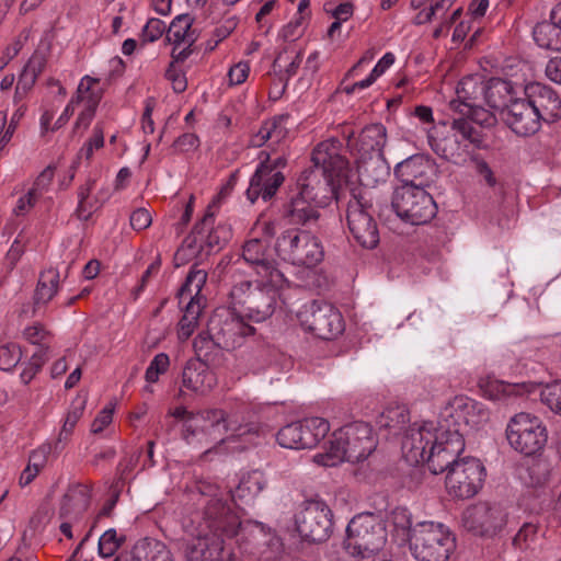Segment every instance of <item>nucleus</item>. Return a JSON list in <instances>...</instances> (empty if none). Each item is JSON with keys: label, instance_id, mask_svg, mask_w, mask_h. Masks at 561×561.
Returning <instances> with one entry per match:
<instances>
[{"label": "nucleus", "instance_id": "f257e3e1", "mask_svg": "<svg viewBox=\"0 0 561 561\" xmlns=\"http://www.w3.org/2000/svg\"><path fill=\"white\" fill-rule=\"evenodd\" d=\"M196 489L203 511L196 536L185 543V558L187 561H232V539L241 536L245 522L240 520L216 484L199 482Z\"/></svg>", "mask_w": 561, "mask_h": 561}, {"label": "nucleus", "instance_id": "6e6d98bb", "mask_svg": "<svg viewBox=\"0 0 561 561\" xmlns=\"http://www.w3.org/2000/svg\"><path fill=\"white\" fill-rule=\"evenodd\" d=\"M22 352L19 345L9 343L0 346V369L9 371L21 360Z\"/></svg>", "mask_w": 561, "mask_h": 561}, {"label": "nucleus", "instance_id": "de8ad7c7", "mask_svg": "<svg viewBox=\"0 0 561 561\" xmlns=\"http://www.w3.org/2000/svg\"><path fill=\"white\" fill-rule=\"evenodd\" d=\"M125 542V536L118 535L116 529L110 528L103 533L98 541L99 556L103 559L113 557Z\"/></svg>", "mask_w": 561, "mask_h": 561}, {"label": "nucleus", "instance_id": "2f4dec72", "mask_svg": "<svg viewBox=\"0 0 561 561\" xmlns=\"http://www.w3.org/2000/svg\"><path fill=\"white\" fill-rule=\"evenodd\" d=\"M182 385L196 393H206L216 385V377L209 366L201 359H190L182 373Z\"/></svg>", "mask_w": 561, "mask_h": 561}, {"label": "nucleus", "instance_id": "4d7b16f0", "mask_svg": "<svg viewBox=\"0 0 561 561\" xmlns=\"http://www.w3.org/2000/svg\"><path fill=\"white\" fill-rule=\"evenodd\" d=\"M170 365V358L165 353L157 354L146 369L145 378L149 383L156 382L159 376L164 374Z\"/></svg>", "mask_w": 561, "mask_h": 561}, {"label": "nucleus", "instance_id": "4be33fe9", "mask_svg": "<svg viewBox=\"0 0 561 561\" xmlns=\"http://www.w3.org/2000/svg\"><path fill=\"white\" fill-rule=\"evenodd\" d=\"M224 420V411L220 409H210L191 415L183 424V439L192 445L196 442L202 443L203 439L214 442H224L221 437V426Z\"/></svg>", "mask_w": 561, "mask_h": 561}, {"label": "nucleus", "instance_id": "b1692460", "mask_svg": "<svg viewBox=\"0 0 561 561\" xmlns=\"http://www.w3.org/2000/svg\"><path fill=\"white\" fill-rule=\"evenodd\" d=\"M523 94L533 105L542 123H554L561 118V98L545 83L530 82L523 88Z\"/></svg>", "mask_w": 561, "mask_h": 561}, {"label": "nucleus", "instance_id": "338daca9", "mask_svg": "<svg viewBox=\"0 0 561 561\" xmlns=\"http://www.w3.org/2000/svg\"><path fill=\"white\" fill-rule=\"evenodd\" d=\"M390 520L398 529H409V534L413 528L411 523V514L405 507H396L390 514Z\"/></svg>", "mask_w": 561, "mask_h": 561}, {"label": "nucleus", "instance_id": "ea45409f", "mask_svg": "<svg viewBox=\"0 0 561 561\" xmlns=\"http://www.w3.org/2000/svg\"><path fill=\"white\" fill-rule=\"evenodd\" d=\"M283 117H275L273 119L265 121L257 133L251 137L250 145L252 147L260 148L268 140L278 144L287 134V129L283 125Z\"/></svg>", "mask_w": 561, "mask_h": 561}, {"label": "nucleus", "instance_id": "39448f33", "mask_svg": "<svg viewBox=\"0 0 561 561\" xmlns=\"http://www.w3.org/2000/svg\"><path fill=\"white\" fill-rule=\"evenodd\" d=\"M377 442L369 424L356 421L344 425L333 433L330 448L322 461L324 466H335L337 462L356 463L365 460L376 448Z\"/></svg>", "mask_w": 561, "mask_h": 561}, {"label": "nucleus", "instance_id": "69168bd1", "mask_svg": "<svg viewBox=\"0 0 561 561\" xmlns=\"http://www.w3.org/2000/svg\"><path fill=\"white\" fill-rule=\"evenodd\" d=\"M130 227L136 231H141L147 229L151 222L152 217L150 213L146 208H137L135 209L129 217Z\"/></svg>", "mask_w": 561, "mask_h": 561}, {"label": "nucleus", "instance_id": "e433bc0d", "mask_svg": "<svg viewBox=\"0 0 561 561\" xmlns=\"http://www.w3.org/2000/svg\"><path fill=\"white\" fill-rule=\"evenodd\" d=\"M266 486L267 478L264 472L260 470L249 471L241 477L231 495L232 501H240L242 504H250Z\"/></svg>", "mask_w": 561, "mask_h": 561}, {"label": "nucleus", "instance_id": "a19ab883", "mask_svg": "<svg viewBox=\"0 0 561 561\" xmlns=\"http://www.w3.org/2000/svg\"><path fill=\"white\" fill-rule=\"evenodd\" d=\"M560 28L553 21H542L535 25L533 36L538 46L551 49L561 50V42L559 39Z\"/></svg>", "mask_w": 561, "mask_h": 561}, {"label": "nucleus", "instance_id": "f03ea898", "mask_svg": "<svg viewBox=\"0 0 561 561\" xmlns=\"http://www.w3.org/2000/svg\"><path fill=\"white\" fill-rule=\"evenodd\" d=\"M340 141L329 139L320 142L312 151L314 168L305 170L297 180L299 196L313 202L316 206H327L335 194V179L343 175L347 160L339 152Z\"/></svg>", "mask_w": 561, "mask_h": 561}, {"label": "nucleus", "instance_id": "f704fd0d", "mask_svg": "<svg viewBox=\"0 0 561 561\" xmlns=\"http://www.w3.org/2000/svg\"><path fill=\"white\" fill-rule=\"evenodd\" d=\"M319 206L313 202L306 199L298 194L290 197L289 202L284 205L283 217L290 225L312 226L319 219Z\"/></svg>", "mask_w": 561, "mask_h": 561}, {"label": "nucleus", "instance_id": "423d86ee", "mask_svg": "<svg viewBox=\"0 0 561 561\" xmlns=\"http://www.w3.org/2000/svg\"><path fill=\"white\" fill-rule=\"evenodd\" d=\"M231 227L224 221L216 222L210 207L203 218L195 224L192 232L183 240L175 253V259L186 262L192 259L203 261L207 256L219 252L231 239Z\"/></svg>", "mask_w": 561, "mask_h": 561}, {"label": "nucleus", "instance_id": "f8f14e48", "mask_svg": "<svg viewBox=\"0 0 561 561\" xmlns=\"http://www.w3.org/2000/svg\"><path fill=\"white\" fill-rule=\"evenodd\" d=\"M506 438L516 451L533 456L545 447L548 434L539 417L522 412L507 424Z\"/></svg>", "mask_w": 561, "mask_h": 561}, {"label": "nucleus", "instance_id": "c756f323", "mask_svg": "<svg viewBox=\"0 0 561 561\" xmlns=\"http://www.w3.org/2000/svg\"><path fill=\"white\" fill-rule=\"evenodd\" d=\"M523 93V87L516 85L510 80L501 78H491L485 84V95L483 104L499 111L500 117L508 108L510 104L517 100L519 93Z\"/></svg>", "mask_w": 561, "mask_h": 561}, {"label": "nucleus", "instance_id": "58836bf2", "mask_svg": "<svg viewBox=\"0 0 561 561\" xmlns=\"http://www.w3.org/2000/svg\"><path fill=\"white\" fill-rule=\"evenodd\" d=\"M263 432V427L259 423H242L234 416H227L224 412L221 437L225 439L243 438L247 442H252L253 437L261 436Z\"/></svg>", "mask_w": 561, "mask_h": 561}, {"label": "nucleus", "instance_id": "1a4fd4ad", "mask_svg": "<svg viewBox=\"0 0 561 561\" xmlns=\"http://www.w3.org/2000/svg\"><path fill=\"white\" fill-rule=\"evenodd\" d=\"M275 251L293 265L314 267L322 262L324 249L318 237L307 230L290 228L282 232Z\"/></svg>", "mask_w": 561, "mask_h": 561}, {"label": "nucleus", "instance_id": "aec40b11", "mask_svg": "<svg viewBox=\"0 0 561 561\" xmlns=\"http://www.w3.org/2000/svg\"><path fill=\"white\" fill-rule=\"evenodd\" d=\"M507 514L500 504L486 502L468 507L462 514L466 529L479 536H494L505 526Z\"/></svg>", "mask_w": 561, "mask_h": 561}, {"label": "nucleus", "instance_id": "72a5a7b5", "mask_svg": "<svg viewBox=\"0 0 561 561\" xmlns=\"http://www.w3.org/2000/svg\"><path fill=\"white\" fill-rule=\"evenodd\" d=\"M115 561H175L169 547L153 538L139 539L129 556H119Z\"/></svg>", "mask_w": 561, "mask_h": 561}, {"label": "nucleus", "instance_id": "c9c22d12", "mask_svg": "<svg viewBox=\"0 0 561 561\" xmlns=\"http://www.w3.org/2000/svg\"><path fill=\"white\" fill-rule=\"evenodd\" d=\"M357 172L364 186L375 187L385 183L390 174V165L383 154L357 159Z\"/></svg>", "mask_w": 561, "mask_h": 561}, {"label": "nucleus", "instance_id": "ddd939ff", "mask_svg": "<svg viewBox=\"0 0 561 561\" xmlns=\"http://www.w3.org/2000/svg\"><path fill=\"white\" fill-rule=\"evenodd\" d=\"M207 325L213 344L225 351L241 346L244 339L254 333V328L247 324L240 313L229 309L216 310Z\"/></svg>", "mask_w": 561, "mask_h": 561}, {"label": "nucleus", "instance_id": "6e6552de", "mask_svg": "<svg viewBox=\"0 0 561 561\" xmlns=\"http://www.w3.org/2000/svg\"><path fill=\"white\" fill-rule=\"evenodd\" d=\"M386 542V525L373 513L358 514L347 524L344 548L353 557L370 558L378 553Z\"/></svg>", "mask_w": 561, "mask_h": 561}, {"label": "nucleus", "instance_id": "c85d7f7f", "mask_svg": "<svg viewBox=\"0 0 561 561\" xmlns=\"http://www.w3.org/2000/svg\"><path fill=\"white\" fill-rule=\"evenodd\" d=\"M207 280V273L204 270L192 268L179 291L180 301L188 300L184 313L186 319L199 318L203 309L204 298L201 291Z\"/></svg>", "mask_w": 561, "mask_h": 561}, {"label": "nucleus", "instance_id": "3c124183", "mask_svg": "<svg viewBox=\"0 0 561 561\" xmlns=\"http://www.w3.org/2000/svg\"><path fill=\"white\" fill-rule=\"evenodd\" d=\"M85 94H88L84 98V99H87V106L77 117V121L75 124L76 129H78L80 127H83V128L89 127L90 123L92 122V119L94 117L96 106L102 96L101 90H94L93 87Z\"/></svg>", "mask_w": 561, "mask_h": 561}, {"label": "nucleus", "instance_id": "4468645a", "mask_svg": "<svg viewBox=\"0 0 561 561\" xmlns=\"http://www.w3.org/2000/svg\"><path fill=\"white\" fill-rule=\"evenodd\" d=\"M346 220L353 238L366 249H374L379 243L377 222L373 217V205L362 193L353 194L347 203Z\"/></svg>", "mask_w": 561, "mask_h": 561}, {"label": "nucleus", "instance_id": "9d476101", "mask_svg": "<svg viewBox=\"0 0 561 561\" xmlns=\"http://www.w3.org/2000/svg\"><path fill=\"white\" fill-rule=\"evenodd\" d=\"M463 450L465 439L461 428L451 430L449 422L447 424L438 423L425 465L433 474L448 472L454 465L460 462L459 455Z\"/></svg>", "mask_w": 561, "mask_h": 561}, {"label": "nucleus", "instance_id": "e2e57ef3", "mask_svg": "<svg viewBox=\"0 0 561 561\" xmlns=\"http://www.w3.org/2000/svg\"><path fill=\"white\" fill-rule=\"evenodd\" d=\"M104 145V135L102 128L95 126L93 129L92 137L83 145L80 150V157L90 159L93 154L94 149H100Z\"/></svg>", "mask_w": 561, "mask_h": 561}, {"label": "nucleus", "instance_id": "a878e982", "mask_svg": "<svg viewBox=\"0 0 561 561\" xmlns=\"http://www.w3.org/2000/svg\"><path fill=\"white\" fill-rule=\"evenodd\" d=\"M436 426L432 422L412 424L402 439V454L411 466L426 463Z\"/></svg>", "mask_w": 561, "mask_h": 561}, {"label": "nucleus", "instance_id": "7c9ffc66", "mask_svg": "<svg viewBox=\"0 0 561 561\" xmlns=\"http://www.w3.org/2000/svg\"><path fill=\"white\" fill-rule=\"evenodd\" d=\"M387 142V128L380 124H370L364 127L355 140L348 137L347 145L356 150L358 158L383 154Z\"/></svg>", "mask_w": 561, "mask_h": 561}, {"label": "nucleus", "instance_id": "20e7f679", "mask_svg": "<svg viewBox=\"0 0 561 561\" xmlns=\"http://www.w3.org/2000/svg\"><path fill=\"white\" fill-rule=\"evenodd\" d=\"M286 286H274L264 278L242 280L230 291L233 308L243 318L263 322L271 318L278 306L279 290Z\"/></svg>", "mask_w": 561, "mask_h": 561}, {"label": "nucleus", "instance_id": "f3484780", "mask_svg": "<svg viewBox=\"0 0 561 561\" xmlns=\"http://www.w3.org/2000/svg\"><path fill=\"white\" fill-rule=\"evenodd\" d=\"M485 468L473 457H463L454 465L446 476V488L450 495L458 499L473 497L482 488Z\"/></svg>", "mask_w": 561, "mask_h": 561}, {"label": "nucleus", "instance_id": "c03bdc74", "mask_svg": "<svg viewBox=\"0 0 561 561\" xmlns=\"http://www.w3.org/2000/svg\"><path fill=\"white\" fill-rule=\"evenodd\" d=\"M192 19L188 14H180L171 22L168 32L167 38L169 42L180 45L186 44L191 46L194 41V34L191 30Z\"/></svg>", "mask_w": 561, "mask_h": 561}, {"label": "nucleus", "instance_id": "393cba45", "mask_svg": "<svg viewBox=\"0 0 561 561\" xmlns=\"http://www.w3.org/2000/svg\"><path fill=\"white\" fill-rule=\"evenodd\" d=\"M527 98L518 96L503 112L501 119L518 136L528 137L535 135L541 128V119Z\"/></svg>", "mask_w": 561, "mask_h": 561}, {"label": "nucleus", "instance_id": "09e8293b", "mask_svg": "<svg viewBox=\"0 0 561 561\" xmlns=\"http://www.w3.org/2000/svg\"><path fill=\"white\" fill-rule=\"evenodd\" d=\"M409 421V412L404 407H389L383 410L377 420L380 427L401 428Z\"/></svg>", "mask_w": 561, "mask_h": 561}, {"label": "nucleus", "instance_id": "052dcab7", "mask_svg": "<svg viewBox=\"0 0 561 561\" xmlns=\"http://www.w3.org/2000/svg\"><path fill=\"white\" fill-rule=\"evenodd\" d=\"M94 181L89 180L85 185L80 186L78 191L79 204L76 209L78 218L81 220H88L92 214L91 206L88 207L87 199L92 191Z\"/></svg>", "mask_w": 561, "mask_h": 561}, {"label": "nucleus", "instance_id": "2eb2a0df", "mask_svg": "<svg viewBox=\"0 0 561 561\" xmlns=\"http://www.w3.org/2000/svg\"><path fill=\"white\" fill-rule=\"evenodd\" d=\"M242 259L252 267L256 278L274 286H287L288 280L274 259L268 238H253L242 247Z\"/></svg>", "mask_w": 561, "mask_h": 561}, {"label": "nucleus", "instance_id": "13d9d810", "mask_svg": "<svg viewBox=\"0 0 561 561\" xmlns=\"http://www.w3.org/2000/svg\"><path fill=\"white\" fill-rule=\"evenodd\" d=\"M537 539V527L533 524H524L513 538V545L519 550L533 549Z\"/></svg>", "mask_w": 561, "mask_h": 561}, {"label": "nucleus", "instance_id": "7ed1b4c3", "mask_svg": "<svg viewBox=\"0 0 561 561\" xmlns=\"http://www.w3.org/2000/svg\"><path fill=\"white\" fill-rule=\"evenodd\" d=\"M427 138L431 149L438 157L457 165L465 164L476 150L484 147L482 129L463 117H454L446 131L434 127Z\"/></svg>", "mask_w": 561, "mask_h": 561}, {"label": "nucleus", "instance_id": "9b49d317", "mask_svg": "<svg viewBox=\"0 0 561 561\" xmlns=\"http://www.w3.org/2000/svg\"><path fill=\"white\" fill-rule=\"evenodd\" d=\"M391 204L398 217L411 225H425L437 214V205L426 188L397 187Z\"/></svg>", "mask_w": 561, "mask_h": 561}, {"label": "nucleus", "instance_id": "37998d69", "mask_svg": "<svg viewBox=\"0 0 561 561\" xmlns=\"http://www.w3.org/2000/svg\"><path fill=\"white\" fill-rule=\"evenodd\" d=\"M85 404H87L85 396H78L71 402L70 409L65 417L62 427L59 432L58 437L55 440V449L56 450L59 448V444L66 442L72 434V431H73L76 424L83 415Z\"/></svg>", "mask_w": 561, "mask_h": 561}, {"label": "nucleus", "instance_id": "49530a36", "mask_svg": "<svg viewBox=\"0 0 561 561\" xmlns=\"http://www.w3.org/2000/svg\"><path fill=\"white\" fill-rule=\"evenodd\" d=\"M96 83H99V79L90 77V76H84L80 80L78 89H77V98L70 100V102L67 104V106L65 107L61 115L56 121L55 126L51 128V130L59 129L69 121V118L71 117V115L75 112V105L77 103H79L80 101L84 100L85 93L89 92L92 89V85H94Z\"/></svg>", "mask_w": 561, "mask_h": 561}, {"label": "nucleus", "instance_id": "5fc2aeb1", "mask_svg": "<svg viewBox=\"0 0 561 561\" xmlns=\"http://www.w3.org/2000/svg\"><path fill=\"white\" fill-rule=\"evenodd\" d=\"M551 467L546 461H538L528 468L529 485L540 488L546 485L551 478Z\"/></svg>", "mask_w": 561, "mask_h": 561}, {"label": "nucleus", "instance_id": "680f3d73", "mask_svg": "<svg viewBox=\"0 0 561 561\" xmlns=\"http://www.w3.org/2000/svg\"><path fill=\"white\" fill-rule=\"evenodd\" d=\"M114 410L115 403L110 402L100 411V413L96 415V417L91 424V432L93 434L101 433L104 427L111 424L113 420Z\"/></svg>", "mask_w": 561, "mask_h": 561}, {"label": "nucleus", "instance_id": "bf43d9fd", "mask_svg": "<svg viewBox=\"0 0 561 561\" xmlns=\"http://www.w3.org/2000/svg\"><path fill=\"white\" fill-rule=\"evenodd\" d=\"M164 31V22L160 19L151 18L141 30V41L142 43H153L163 35Z\"/></svg>", "mask_w": 561, "mask_h": 561}, {"label": "nucleus", "instance_id": "4c0bfd02", "mask_svg": "<svg viewBox=\"0 0 561 561\" xmlns=\"http://www.w3.org/2000/svg\"><path fill=\"white\" fill-rule=\"evenodd\" d=\"M299 434L301 436L302 449L316 447L330 431V424L322 417H307L298 421Z\"/></svg>", "mask_w": 561, "mask_h": 561}, {"label": "nucleus", "instance_id": "6ab92c4d", "mask_svg": "<svg viewBox=\"0 0 561 561\" xmlns=\"http://www.w3.org/2000/svg\"><path fill=\"white\" fill-rule=\"evenodd\" d=\"M438 423L447 424L451 430L461 428L462 436L467 430H476L488 422L489 411L483 403L469 397H455L440 414Z\"/></svg>", "mask_w": 561, "mask_h": 561}, {"label": "nucleus", "instance_id": "0eeeda50", "mask_svg": "<svg viewBox=\"0 0 561 561\" xmlns=\"http://www.w3.org/2000/svg\"><path fill=\"white\" fill-rule=\"evenodd\" d=\"M409 545L419 561H447L456 549V539L444 524L421 522L411 529Z\"/></svg>", "mask_w": 561, "mask_h": 561}, {"label": "nucleus", "instance_id": "774afa93", "mask_svg": "<svg viewBox=\"0 0 561 561\" xmlns=\"http://www.w3.org/2000/svg\"><path fill=\"white\" fill-rule=\"evenodd\" d=\"M48 334V331L41 323L27 327L23 331L25 340L34 345H43L42 343L47 339Z\"/></svg>", "mask_w": 561, "mask_h": 561}, {"label": "nucleus", "instance_id": "a18cd8bd", "mask_svg": "<svg viewBox=\"0 0 561 561\" xmlns=\"http://www.w3.org/2000/svg\"><path fill=\"white\" fill-rule=\"evenodd\" d=\"M44 64V59L38 56H34L28 60L20 73L16 84V94H27L43 70Z\"/></svg>", "mask_w": 561, "mask_h": 561}, {"label": "nucleus", "instance_id": "864d4df0", "mask_svg": "<svg viewBox=\"0 0 561 561\" xmlns=\"http://www.w3.org/2000/svg\"><path fill=\"white\" fill-rule=\"evenodd\" d=\"M541 401L553 412L561 414V380L547 385L541 390Z\"/></svg>", "mask_w": 561, "mask_h": 561}, {"label": "nucleus", "instance_id": "5701e85b", "mask_svg": "<svg viewBox=\"0 0 561 561\" xmlns=\"http://www.w3.org/2000/svg\"><path fill=\"white\" fill-rule=\"evenodd\" d=\"M242 537H249L253 545L252 552L257 554L261 561H278L285 553L282 538L271 528H266L259 522H245Z\"/></svg>", "mask_w": 561, "mask_h": 561}, {"label": "nucleus", "instance_id": "0e129e2a", "mask_svg": "<svg viewBox=\"0 0 561 561\" xmlns=\"http://www.w3.org/2000/svg\"><path fill=\"white\" fill-rule=\"evenodd\" d=\"M165 78L171 81L172 89L175 93H182L187 88V80L181 70L176 69L173 62L170 64L169 68L165 71Z\"/></svg>", "mask_w": 561, "mask_h": 561}, {"label": "nucleus", "instance_id": "dca6fc26", "mask_svg": "<svg viewBox=\"0 0 561 561\" xmlns=\"http://www.w3.org/2000/svg\"><path fill=\"white\" fill-rule=\"evenodd\" d=\"M333 514L325 502L312 500L304 503L295 516L299 535L313 542L325 541L332 534Z\"/></svg>", "mask_w": 561, "mask_h": 561}, {"label": "nucleus", "instance_id": "473e14b6", "mask_svg": "<svg viewBox=\"0 0 561 561\" xmlns=\"http://www.w3.org/2000/svg\"><path fill=\"white\" fill-rule=\"evenodd\" d=\"M486 81L479 75L462 78L456 89L457 99L449 103L450 108L456 112L461 107L471 108L476 104H483Z\"/></svg>", "mask_w": 561, "mask_h": 561}, {"label": "nucleus", "instance_id": "8fccbe9b", "mask_svg": "<svg viewBox=\"0 0 561 561\" xmlns=\"http://www.w3.org/2000/svg\"><path fill=\"white\" fill-rule=\"evenodd\" d=\"M483 104H476L471 108L469 106L461 107L456 113H459V117H463L470 121L472 126L481 129L482 126H491L494 122L493 115L485 108L482 107Z\"/></svg>", "mask_w": 561, "mask_h": 561}, {"label": "nucleus", "instance_id": "79ce46f5", "mask_svg": "<svg viewBox=\"0 0 561 561\" xmlns=\"http://www.w3.org/2000/svg\"><path fill=\"white\" fill-rule=\"evenodd\" d=\"M59 284L58 271L50 268L39 275V279L34 294V304L36 306L46 305L57 294Z\"/></svg>", "mask_w": 561, "mask_h": 561}, {"label": "nucleus", "instance_id": "603ef678", "mask_svg": "<svg viewBox=\"0 0 561 561\" xmlns=\"http://www.w3.org/2000/svg\"><path fill=\"white\" fill-rule=\"evenodd\" d=\"M298 422L289 423L283 426L276 434V440L283 448L302 449L301 436L299 434Z\"/></svg>", "mask_w": 561, "mask_h": 561}, {"label": "nucleus", "instance_id": "cd10ccee", "mask_svg": "<svg viewBox=\"0 0 561 561\" xmlns=\"http://www.w3.org/2000/svg\"><path fill=\"white\" fill-rule=\"evenodd\" d=\"M88 506L89 497L83 488L71 489L64 495L59 510V517L64 522L59 528L67 538H72V524L80 520Z\"/></svg>", "mask_w": 561, "mask_h": 561}, {"label": "nucleus", "instance_id": "412c9836", "mask_svg": "<svg viewBox=\"0 0 561 561\" xmlns=\"http://www.w3.org/2000/svg\"><path fill=\"white\" fill-rule=\"evenodd\" d=\"M393 173L401 182L399 187L426 188L436 178V164L427 154H411L394 165Z\"/></svg>", "mask_w": 561, "mask_h": 561}, {"label": "nucleus", "instance_id": "bb28decb", "mask_svg": "<svg viewBox=\"0 0 561 561\" xmlns=\"http://www.w3.org/2000/svg\"><path fill=\"white\" fill-rule=\"evenodd\" d=\"M284 181L283 172L273 171L267 164H257L245 191L248 201L251 204H254L259 198L264 202L271 201Z\"/></svg>", "mask_w": 561, "mask_h": 561}, {"label": "nucleus", "instance_id": "a211bd4d", "mask_svg": "<svg viewBox=\"0 0 561 561\" xmlns=\"http://www.w3.org/2000/svg\"><path fill=\"white\" fill-rule=\"evenodd\" d=\"M298 317L305 330L322 340H332L344 331L341 312L329 302L312 301Z\"/></svg>", "mask_w": 561, "mask_h": 561}]
</instances>
